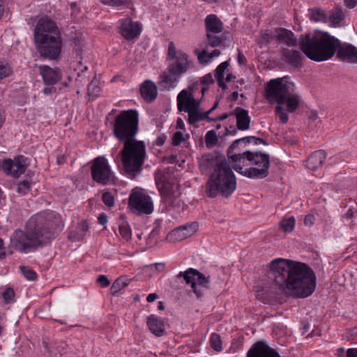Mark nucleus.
<instances>
[{
    "mask_svg": "<svg viewBox=\"0 0 357 357\" xmlns=\"http://www.w3.org/2000/svg\"><path fill=\"white\" fill-rule=\"evenodd\" d=\"M266 275L273 286L264 287L257 296L264 303L283 292L295 298H306L314 292L316 277L307 264L291 259L277 258L268 265Z\"/></svg>",
    "mask_w": 357,
    "mask_h": 357,
    "instance_id": "f257e3e1",
    "label": "nucleus"
},
{
    "mask_svg": "<svg viewBox=\"0 0 357 357\" xmlns=\"http://www.w3.org/2000/svg\"><path fill=\"white\" fill-rule=\"evenodd\" d=\"M60 217L52 211H44L31 217L24 230L17 229L10 237L11 246L22 253L35 251L55 238L63 229Z\"/></svg>",
    "mask_w": 357,
    "mask_h": 357,
    "instance_id": "f03ea898",
    "label": "nucleus"
},
{
    "mask_svg": "<svg viewBox=\"0 0 357 357\" xmlns=\"http://www.w3.org/2000/svg\"><path fill=\"white\" fill-rule=\"evenodd\" d=\"M299 46L310 59L315 61H327L336 52L340 61L357 63V48L351 44L341 43L326 32L302 34L299 38Z\"/></svg>",
    "mask_w": 357,
    "mask_h": 357,
    "instance_id": "7ed1b4c3",
    "label": "nucleus"
},
{
    "mask_svg": "<svg viewBox=\"0 0 357 357\" xmlns=\"http://www.w3.org/2000/svg\"><path fill=\"white\" fill-rule=\"evenodd\" d=\"M220 158H200L199 169L204 172L209 168L213 171L206 183V193L208 197L215 198L221 195L230 197L236 189V178L232 171L231 159L219 160Z\"/></svg>",
    "mask_w": 357,
    "mask_h": 357,
    "instance_id": "20e7f679",
    "label": "nucleus"
},
{
    "mask_svg": "<svg viewBox=\"0 0 357 357\" xmlns=\"http://www.w3.org/2000/svg\"><path fill=\"white\" fill-rule=\"evenodd\" d=\"M296 89L294 84L287 77L271 79L266 86V98L270 104L277 103L275 113L283 123L289 120L287 112H296L302 103Z\"/></svg>",
    "mask_w": 357,
    "mask_h": 357,
    "instance_id": "39448f33",
    "label": "nucleus"
},
{
    "mask_svg": "<svg viewBox=\"0 0 357 357\" xmlns=\"http://www.w3.org/2000/svg\"><path fill=\"white\" fill-rule=\"evenodd\" d=\"M167 60V68L159 76L158 84L169 91L177 86L182 75L192 68L193 63L188 54L176 50L173 42L169 43Z\"/></svg>",
    "mask_w": 357,
    "mask_h": 357,
    "instance_id": "423d86ee",
    "label": "nucleus"
},
{
    "mask_svg": "<svg viewBox=\"0 0 357 357\" xmlns=\"http://www.w3.org/2000/svg\"><path fill=\"white\" fill-rule=\"evenodd\" d=\"M185 160L182 158H162L163 169H158L155 174V184L160 193L167 197L175 196V190L178 185L172 178L171 173L183 168Z\"/></svg>",
    "mask_w": 357,
    "mask_h": 357,
    "instance_id": "0eeeda50",
    "label": "nucleus"
},
{
    "mask_svg": "<svg viewBox=\"0 0 357 357\" xmlns=\"http://www.w3.org/2000/svg\"><path fill=\"white\" fill-rule=\"evenodd\" d=\"M138 124V113L136 110L121 111L116 116L113 123L114 135L119 141L133 138L137 133Z\"/></svg>",
    "mask_w": 357,
    "mask_h": 357,
    "instance_id": "6e6552de",
    "label": "nucleus"
},
{
    "mask_svg": "<svg viewBox=\"0 0 357 357\" xmlns=\"http://www.w3.org/2000/svg\"><path fill=\"white\" fill-rule=\"evenodd\" d=\"M176 277L183 278L191 288L197 298L204 296L205 291L209 289L210 277H206L203 273L192 268L184 272H180Z\"/></svg>",
    "mask_w": 357,
    "mask_h": 357,
    "instance_id": "1a4fd4ad",
    "label": "nucleus"
},
{
    "mask_svg": "<svg viewBox=\"0 0 357 357\" xmlns=\"http://www.w3.org/2000/svg\"><path fill=\"white\" fill-rule=\"evenodd\" d=\"M42 37H38V39L34 40L36 47L40 56L51 60L57 59L61 51V34L58 36L50 35L44 38Z\"/></svg>",
    "mask_w": 357,
    "mask_h": 357,
    "instance_id": "9d476101",
    "label": "nucleus"
},
{
    "mask_svg": "<svg viewBox=\"0 0 357 357\" xmlns=\"http://www.w3.org/2000/svg\"><path fill=\"white\" fill-rule=\"evenodd\" d=\"M262 159L261 168H257L249 164L240 163L238 162H232V168L243 176L252 179L264 178L268 175L269 158H260Z\"/></svg>",
    "mask_w": 357,
    "mask_h": 357,
    "instance_id": "9b49d317",
    "label": "nucleus"
},
{
    "mask_svg": "<svg viewBox=\"0 0 357 357\" xmlns=\"http://www.w3.org/2000/svg\"><path fill=\"white\" fill-rule=\"evenodd\" d=\"M91 170L93 181L98 183L106 185L112 178V173L105 158H96Z\"/></svg>",
    "mask_w": 357,
    "mask_h": 357,
    "instance_id": "f8f14e48",
    "label": "nucleus"
},
{
    "mask_svg": "<svg viewBox=\"0 0 357 357\" xmlns=\"http://www.w3.org/2000/svg\"><path fill=\"white\" fill-rule=\"evenodd\" d=\"M129 207L139 214H151L153 211V204L150 196L142 192H133L128 201Z\"/></svg>",
    "mask_w": 357,
    "mask_h": 357,
    "instance_id": "ddd939ff",
    "label": "nucleus"
},
{
    "mask_svg": "<svg viewBox=\"0 0 357 357\" xmlns=\"http://www.w3.org/2000/svg\"><path fill=\"white\" fill-rule=\"evenodd\" d=\"M60 31L56 23L48 17H43L40 18L36 24L34 29V40L38 37H48L50 35H59Z\"/></svg>",
    "mask_w": 357,
    "mask_h": 357,
    "instance_id": "4468645a",
    "label": "nucleus"
},
{
    "mask_svg": "<svg viewBox=\"0 0 357 357\" xmlns=\"http://www.w3.org/2000/svg\"><path fill=\"white\" fill-rule=\"evenodd\" d=\"M22 158H8L2 162V170L6 175L13 178H19L26 169L27 165L24 161L21 160Z\"/></svg>",
    "mask_w": 357,
    "mask_h": 357,
    "instance_id": "2eb2a0df",
    "label": "nucleus"
},
{
    "mask_svg": "<svg viewBox=\"0 0 357 357\" xmlns=\"http://www.w3.org/2000/svg\"><path fill=\"white\" fill-rule=\"evenodd\" d=\"M195 89H183L177 96V107L180 112H188L195 107H200V100H196L195 98Z\"/></svg>",
    "mask_w": 357,
    "mask_h": 357,
    "instance_id": "dca6fc26",
    "label": "nucleus"
},
{
    "mask_svg": "<svg viewBox=\"0 0 357 357\" xmlns=\"http://www.w3.org/2000/svg\"><path fill=\"white\" fill-rule=\"evenodd\" d=\"M198 229L196 222L181 225L172 231L167 236V241L170 242L181 241L194 234Z\"/></svg>",
    "mask_w": 357,
    "mask_h": 357,
    "instance_id": "f3484780",
    "label": "nucleus"
},
{
    "mask_svg": "<svg viewBox=\"0 0 357 357\" xmlns=\"http://www.w3.org/2000/svg\"><path fill=\"white\" fill-rule=\"evenodd\" d=\"M123 149L121 151V156H146L144 142L133 138L124 140Z\"/></svg>",
    "mask_w": 357,
    "mask_h": 357,
    "instance_id": "a211bd4d",
    "label": "nucleus"
},
{
    "mask_svg": "<svg viewBox=\"0 0 357 357\" xmlns=\"http://www.w3.org/2000/svg\"><path fill=\"white\" fill-rule=\"evenodd\" d=\"M246 357H280V356L266 341L259 340L251 347L247 353Z\"/></svg>",
    "mask_w": 357,
    "mask_h": 357,
    "instance_id": "6ab92c4d",
    "label": "nucleus"
},
{
    "mask_svg": "<svg viewBox=\"0 0 357 357\" xmlns=\"http://www.w3.org/2000/svg\"><path fill=\"white\" fill-rule=\"evenodd\" d=\"M119 30L125 39L132 40L139 36L142 27L139 22H133L130 18H126L121 20Z\"/></svg>",
    "mask_w": 357,
    "mask_h": 357,
    "instance_id": "aec40b11",
    "label": "nucleus"
},
{
    "mask_svg": "<svg viewBox=\"0 0 357 357\" xmlns=\"http://www.w3.org/2000/svg\"><path fill=\"white\" fill-rule=\"evenodd\" d=\"M255 142L256 144H264V141L262 139L257 138L256 137H245L241 139H238L235 140L231 145L229 147L227 151V156H261V157H267L269 156L266 153H263L261 152H257L255 155L251 151H246L243 154L241 153H234V150L238 146L241 142H245L247 143H250L251 142Z\"/></svg>",
    "mask_w": 357,
    "mask_h": 357,
    "instance_id": "412c9836",
    "label": "nucleus"
},
{
    "mask_svg": "<svg viewBox=\"0 0 357 357\" xmlns=\"http://www.w3.org/2000/svg\"><path fill=\"white\" fill-rule=\"evenodd\" d=\"M39 71L47 85L53 86L61 79V73L59 68H52L48 66H42L39 68Z\"/></svg>",
    "mask_w": 357,
    "mask_h": 357,
    "instance_id": "4be33fe9",
    "label": "nucleus"
},
{
    "mask_svg": "<svg viewBox=\"0 0 357 357\" xmlns=\"http://www.w3.org/2000/svg\"><path fill=\"white\" fill-rule=\"evenodd\" d=\"M206 32L221 33L224 30V24L215 14L208 15L204 20Z\"/></svg>",
    "mask_w": 357,
    "mask_h": 357,
    "instance_id": "5701e85b",
    "label": "nucleus"
},
{
    "mask_svg": "<svg viewBox=\"0 0 357 357\" xmlns=\"http://www.w3.org/2000/svg\"><path fill=\"white\" fill-rule=\"evenodd\" d=\"M146 324L150 331L155 336L162 337L165 334L164 321L157 316L149 315L146 319Z\"/></svg>",
    "mask_w": 357,
    "mask_h": 357,
    "instance_id": "b1692460",
    "label": "nucleus"
},
{
    "mask_svg": "<svg viewBox=\"0 0 357 357\" xmlns=\"http://www.w3.org/2000/svg\"><path fill=\"white\" fill-rule=\"evenodd\" d=\"M232 114L236 118V126L238 130H247L249 129L251 119L248 110L237 107Z\"/></svg>",
    "mask_w": 357,
    "mask_h": 357,
    "instance_id": "393cba45",
    "label": "nucleus"
},
{
    "mask_svg": "<svg viewBox=\"0 0 357 357\" xmlns=\"http://www.w3.org/2000/svg\"><path fill=\"white\" fill-rule=\"evenodd\" d=\"M144 162V158H122L124 169L128 174L139 172Z\"/></svg>",
    "mask_w": 357,
    "mask_h": 357,
    "instance_id": "a878e982",
    "label": "nucleus"
},
{
    "mask_svg": "<svg viewBox=\"0 0 357 357\" xmlns=\"http://www.w3.org/2000/svg\"><path fill=\"white\" fill-rule=\"evenodd\" d=\"M140 93L146 101L151 102L156 98L158 95L156 85L150 80H146L141 85Z\"/></svg>",
    "mask_w": 357,
    "mask_h": 357,
    "instance_id": "bb28decb",
    "label": "nucleus"
},
{
    "mask_svg": "<svg viewBox=\"0 0 357 357\" xmlns=\"http://www.w3.org/2000/svg\"><path fill=\"white\" fill-rule=\"evenodd\" d=\"M275 38L289 47L297 45V40L294 33L285 29H280L277 31Z\"/></svg>",
    "mask_w": 357,
    "mask_h": 357,
    "instance_id": "cd10ccee",
    "label": "nucleus"
},
{
    "mask_svg": "<svg viewBox=\"0 0 357 357\" xmlns=\"http://www.w3.org/2000/svg\"><path fill=\"white\" fill-rule=\"evenodd\" d=\"M283 56L291 64L297 66L301 62V54L300 52L294 50L284 48L282 51Z\"/></svg>",
    "mask_w": 357,
    "mask_h": 357,
    "instance_id": "c85d7f7f",
    "label": "nucleus"
},
{
    "mask_svg": "<svg viewBox=\"0 0 357 357\" xmlns=\"http://www.w3.org/2000/svg\"><path fill=\"white\" fill-rule=\"evenodd\" d=\"M186 112L188 114V123L191 125L203 119H207L205 112H202L199 107H195V109L188 110Z\"/></svg>",
    "mask_w": 357,
    "mask_h": 357,
    "instance_id": "c756f323",
    "label": "nucleus"
},
{
    "mask_svg": "<svg viewBox=\"0 0 357 357\" xmlns=\"http://www.w3.org/2000/svg\"><path fill=\"white\" fill-rule=\"evenodd\" d=\"M206 38L207 44L212 47L220 46L225 40L222 33H215L206 32Z\"/></svg>",
    "mask_w": 357,
    "mask_h": 357,
    "instance_id": "7c9ffc66",
    "label": "nucleus"
},
{
    "mask_svg": "<svg viewBox=\"0 0 357 357\" xmlns=\"http://www.w3.org/2000/svg\"><path fill=\"white\" fill-rule=\"evenodd\" d=\"M88 230V222L86 220H83L79 226L76 228V231L70 233V238L74 241H80L83 239Z\"/></svg>",
    "mask_w": 357,
    "mask_h": 357,
    "instance_id": "2f4dec72",
    "label": "nucleus"
},
{
    "mask_svg": "<svg viewBox=\"0 0 357 357\" xmlns=\"http://www.w3.org/2000/svg\"><path fill=\"white\" fill-rule=\"evenodd\" d=\"M228 66H229V62L224 61V62L221 63L215 69V76L218 82V86L222 89H225L226 87V85L224 83L223 79H224L225 71L227 68Z\"/></svg>",
    "mask_w": 357,
    "mask_h": 357,
    "instance_id": "473e14b6",
    "label": "nucleus"
},
{
    "mask_svg": "<svg viewBox=\"0 0 357 357\" xmlns=\"http://www.w3.org/2000/svg\"><path fill=\"white\" fill-rule=\"evenodd\" d=\"M129 284V280L125 277H120L117 278L112 284L110 291L113 296H115L119 291L127 287Z\"/></svg>",
    "mask_w": 357,
    "mask_h": 357,
    "instance_id": "72a5a7b5",
    "label": "nucleus"
},
{
    "mask_svg": "<svg viewBox=\"0 0 357 357\" xmlns=\"http://www.w3.org/2000/svg\"><path fill=\"white\" fill-rule=\"evenodd\" d=\"M231 159L232 162H238L240 163H245V161L249 162V165L257 167V168H261V162L262 159L260 158H228Z\"/></svg>",
    "mask_w": 357,
    "mask_h": 357,
    "instance_id": "f704fd0d",
    "label": "nucleus"
},
{
    "mask_svg": "<svg viewBox=\"0 0 357 357\" xmlns=\"http://www.w3.org/2000/svg\"><path fill=\"white\" fill-rule=\"evenodd\" d=\"M310 19L314 22H326L327 17L323 10L314 8L310 10Z\"/></svg>",
    "mask_w": 357,
    "mask_h": 357,
    "instance_id": "c9c22d12",
    "label": "nucleus"
},
{
    "mask_svg": "<svg viewBox=\"0 0 357 357\" xmlns=\"http://www.w3.org/2000/svg\"><path fill=\"white\" fill-rule=\"evenodd\" d=\"M344 18V14L341 8H336L329 16V22L333 25L338 24Z\"/></svg>",
    "mask_w": 357,
    "mask_h": 357,
    "instance_id": "e433bc0d",
    "label": "nucleus"
},
{
    "mask_svg": "<svg viewBox=\"0 0 357 357\" xmlns=\"http://www.w3.org/2000/svg\"><path fill=\"white\" fill-rule=\"evenodd\" d=\"M213 82H214V80H213V76L211 74L209 73V74L204 75L201 79L199 82H197L193 85L190 86L188 87V89L189 90H193V89L198 90L201 85H207L208 86V84H212Z\"/></svg>",
    "mask_w": 357,
    "mask_h": 357,
    "instance_id": "4c0bfd02",
    "label": "nucleus"
},
{
    "mask_svg": "<svg viewBox=\"0 0 357 357\" xmlns=\"http://www.w3.org/2000/svg\"><path fill=\"white\" fill-rule=\"evenodd\" d=\"M280 226L282 229L285 232H291L294 230L295 226V218L291 216L287 218H284L281 222Z\"/></svg>",
    "mask_w": 357,
    "mask_h": 357,
    "instance_id": "58836bf2",
    "label": "nucleus"
},
{
    "mask_svg": "<svg viewBox=\"0 0 357 357\" xmlns=\"http://www.w3.org/2000/svg\"><path fill=\"white\" fill-rule=\"evenodd\" d=\"M31 182L28 180L20 181L17 185V192L22 195L28 194L31 190Z\"/></svg>",
    "mask_w": 357,
    "mask_h": 357,
    "instance_id": "ea45409f",
    "label": "nucleus"
},
{
    "mask_svg": "<svg viewBox=\"0 0 357 357\" xmlns=\"http://www.w3.org/2000/svg\"><path fill=\"white\" fill-rule=\"evenodd\" d=\"M324 162L321 158H308L305 161V166L313 171L318 169Z\"/></svg>",
    "mask_w": 357,
    "mask_h": 357,
    "instance_id": "a19ab883",
    "label": "nucleus"
},
{
    "mask_svg": "<svg viewBox=\"0 0 357 357\" xmlns=\"http://www.w3.org/2000/svg\"><path fill=\"white\" fill-rule=\"evenodd\" d=\"M206 145L211 149L215 146L218 142V137L214 130L208 131L205 136Z\"/></svg>",
    "mask_w": 357,
    "mask_h": 357,
    "instance_id": "79ce46f5",
    "label": "nucleus"
},
{
    "mask_svg": "<svg viewBox=\"0 0 357 357\" xmlns=\"http://www.w3.org/2000/svg\"><path fill=\"white\" fill-rule=\"evenodd\" d=\"M211 347L216 351H220L222 349V341L218 334L213 333L210 338Z\"/></svg>",
    "mask_w": 357,
    "mask_h": 357,
    "instance_id": "37998d69",
    "label": "nucleus"
},
{
    "mask_svg": "<svg viewBox=\"0 0 357 357\" xmlns=\"http://www.w3.org/2000/svg\"><path fill=\"white\" fill-rule=\"evenodd\" d=\"M20 270L27 280H35L37 278V274L33 269L25 266H20Z\"/></svg>",
    "mask_w": 357,
    "mask_h": 357,
    "instance_id": "c03bdc74",
    "label": "nucleus"
},
{
    "mask_svg": "<svg viewBox=\"0 0 357 357\" xmlns=\"http://www.w3.org/2000/svg\"><path fill=\"white\" fill-rule=\"evenodd\" d=\"M3 301L6 303H11L15 301V291L12 288H6L2 293Z\"/></svg>",
    "mask_w": 357,
    "mask_h": 357,
    "instance_id": "a18cd8bd",
    "label": "nucleus"
},
{
    "mask_svg": "<svg viewBox=\"0 0 357 357\" xmlns=\"http://www.w3.org/2000/svg\"><path fill=\"white\" fill-rule=\"evenodd\" d=\"M12 73L11 69L10 67L4 63L3 61H0V82L10 75Z\"/></svg>",
    "mask_w": 357,
    "mask_h": 357,
    "instance_id": "49530a36",
    "label": "nucleus"
},
{
    "mask_svg": "<svg viewBox=\"0 0 357 357\" xmlns=\"http://www.w3.org/2000/svg\"><path fill=\"white\" fill-rule=\"evenodd\" d=\"M102 200L108 207H112L114 205V197L109 192H105L102 194Z\"/></svg>",
    "mask_w": 357,
    "mask_h": 357,
    "instance_id": "de8ad7c7",
    "label": "nucleus"
},
{
    "mask_svg": "<svg viewBox=\"0 0 357 357\" xmlns=\"http://www.w3.org/2000/svg\"><path fill=\"white\" fill-rule=\"evenodd\" d=\"M119 229L120 234L123 238L128 241L131 238V229L128 225H121Z\"/></svg>",
    "mask_w": 357,
    "mask_h": 357,
    "instance_id": "09e8293b",
    "label": "nucleus"
},
{
    "mask_svg": "<svg viewBox=\"0 0 357 357\" xmlns=\"http://www.w3.org/2000/svg\"><path fill=\"white\" fill-rule=\"evenodd\" d=\"M88 92L89 96L96 98L100 95V88L96 84V82L93 80L88 86Z\"/></svg>",
    "mask_w": 357,
    "mask_h": 357,
    "instance_id": "8fccbe9b",
    "label": "nucleus"
},
{
    "mask_svg": "<svg viewBox=\"0 0 357 357\" xmlns=\"http://www.w3.org/2000/svg\"><path fill=\"white\" fill-rule=\"evenodd\" d=\"M84 38L82 34L76 35L71 39V45L73 46L76 50L79 51L82 46Z\"/></svg>",
    "mask_w": 357,
    "mask_h": 357,
    "instance_id": "3c124183",
    "label": "nucleus"
},
{
    "mask_svg": "<svg viewBox=\"0 0 357 357\" xmlns=\"http://www.w3.org/2000/svg\"><path fill=\"white\" fill-rule=\"evenodd\" d=\"M197 59L199 62L202 64L209 63L211 61L210 54L206 50H202L199 52L197 54Z\"/></svg>",
    "mask_w": 357,
    "mask_h": 357,
    "instance_id": "603ef678",
    "label": "nucleus"
},
{
    "mask_svg": "<svg viewBox=\"0 0 357 357\" xmlns=\"http://www.w3.org/2000/svg\"><path fill=\"white\" fill-rule=\"evenodd\" d=\"M185 140L183 134L181 131H176L174 133L172 137V144L174 146L179 145L182 142Z\"/></svg>",
    "mask_w": 357,
    "mask_h": 357,
    "instance_id": "864d4df0",
    "label": "nucleus"
},
{
    "mask_svg": "<svg viewBox=\"0 0 357 357\" xmlns=\"http://www.w3.org/2000/svg\"><path fill=\"white\" fill-rule=\"evenodd\" d=\"M88 68L87 66H84V69L81 70V73H77V77L75 79V81L79 83H86L88 80V77L85 75H84V73L87 70Z\"/></svg>",
    "mask_w": 357,
    "mask_h": 357,
    "instance_id": "5fc2aeb1",
    "label": "nucleus"
},
{
    "mask_svg": "<svg viewBox=\"0 0 357 357\" xmlns=\"http://www.w3.org/2000/svg\"><path fill=\"white\" fill-rule=\"evenodd\" d=\"M67 347V344L63 342H60L56 343V346L55 347L56 354H59L61 355L63 353L66 351V349Z\"/></svg>",
    "mask_w": 357,
    "mask_h": 357,
    "instance_id": "6e6d98bb",
    "label": "nucleus"
},
{
    "mask_svg": "<svg viewBox=\"0 0 357 357\" xmlns=\"http://www.w3.org/2000/svg\"><path fill=\"white\" fill-rule=\"evenodd\" d=\"M97 282L102 287H108L110 284V282L108 280V278L104 275H99V277L97 279Z\"/></svg>",
    "mask_w": 357,
    "mask_h": 357,
    "instance_id": "4d7b16f0",
    "label": "nucleus"
},
{
    "mask_svg": "<svg viewBox=\"0 0 357 357\" xmlns=\"http://www.w3.org/2000/svg\"><path fill=\"white\" fill-rule=\"evenodd\" d=\"M102 3L112 6H121L126 3V1L125 0H102Z\"/></svg>",
    "mask_w": 357,
    "mask_h": 357,
    "instance_id": "13d9d810",
    "label": "nucleus"
},
{
    "mask_svg": "<svg viewBox=\"0 0 357 357\" xmlns=\"http://www.w3.org/2000/svg\"><path fill=\"white\" fill-rule=\"evenodd\" d=\"M314 217L312 215H307L304 219V224L305 226L310 227L314 224Z\"/></svg>",
    "mask_w": 357,
    "mask_h": 357,
    "instance_id": "bf43d9fd",
    "label": "nucleus"
},
{
    "mask_svg": "<svg viewBox=\"0 0 357 357\" xmlns=\"http://www.w3.org/2000/svg\"><path fill=\"white\" fill-rule=\"evenodd\" d=\"M233 114L231 113L230 114H227V113H225L223 114L222 115L220 116H218V117H215V118H208V121H223L225 119H226L227 117H229V116L232 115Z\"/></svg>",
    "mask_w": 357,
    "mask_h": 357,
    "instance_id": "052dcab7",
    "label": "nucleus"
},
{
    "mask_svg": "<svg viewBox=\"0 0 357 357\" xmlns=\"http://www.w3.org/2000/svg\"><path fill=\"white\" fill-rule=\"evenodd\" d=\"M345 6L349 8H353L357 5V0H344Z\"/></svg>",
    "mask_w": 357,
    "mask_h": 357,
    "instance_id": "680f3d73",
    "label": "nucleus"
},
{
    "mask_svg": "<svg viewBox=\"0 0 357 357\" xmlns=\"http://www.w3.org/2000/svg\"><path fill=\"white\" fill-rule=\"evenodd\" d=\"M98 222L102 225H105L107 222V217L105 213H100L98 217Z\"/></svg>",
    "mask_w": 357,
    "mask_h": 357,
    "instance_id": "e2e57ef3",
    "label": "nucleus"
},
{
    "mask_svg": "<svg viewBox=\"0 0 357 357\" xmlns=\"http://www.w3.org/2000/svg\"><path fill=\"white\" fill-rule=\"evenodd\" d=\"M238 61L241 65L245 64V63L247 61L245 56L240 51H238Z\"/></svg>",
    "mask_w": 357,
    "mask_h": 357,
    "instance_id": "0e129e2a",
    "label": "nucleus"
},
{
    "mask_svg": "<svg viewBox=\"0 0 357 357\" xmlns=\"http://www.w3.org/2000/svg\"><path fill=\"white\" fill-rule=\"evenodd\" d=\"M328 153L326 151L320 149L312 152V156H325Z\"/></svg>",
    "mask_w": 357,
    "mask_h": 357,
    "instance_id": "69168bd1",
    "label": "nucleus"
},
{
    "mask_svg": "<svg viewBox=\"0 0 357 357\" xmlns=\"http://www.w3.org/2000/svg\"><path fill=\"white\" fill-rule=\"evenodd\" d=\"M347 357H357V349H349L347 351Z\"/></svg>",
    "mask_w": 357,
    "mask_h": 357,
    "instance_id": "338daca9",
    "label": "nucleus"
},
{
    "mask_svg": "<svg viewBox=\"0 0 357 357\" xmlns=\"http://www.w3.org/2000/svg\"><path fill=\"white\" fill-rule=\"evenodd\" d=\"M43 93L45 95H50L55 91V89L52 86L48 85V86H46L43 89Z\"/></svg>",
    "mask_w": 357,
    "mask_h": 357,
    "instance_id": "774afa93",
    "label": "nucleus"
}]
</instances>
